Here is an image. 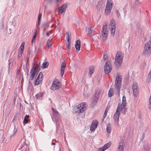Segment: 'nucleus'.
Listing matches in <instances>:
<instances>
[{"label": "nucleus", "instance_id": "obj_1", "mask_svg": "<svg viewBox=\"0 0 151 151\" xmlns=\"http://www.w3.org/2000/svg\"><path fill=\"white\" fill-rule=\"evenodd\" d=\"M52 120L56 122L57 132L61 133L63 131L62 126L60 124V115L58 111L53 107L52 108Z\"/></svg>", "mask_w": 151, "mask_h": 151}, {"label": "nucleus", "instance_id": "obj_2", "mask_svg": "<svg viewBox=\"0 0 151 151\" xmlns=\"http://www.w3.org/2000/svg\"><path fill=\"white\" fill-rule=\"evenodd\" d=\"M127 104L126 97L125 96H123L122 97V104H119L117 109H118L119 113L121 111L122 113L124 114H125L127 110L126 107Z\"/></svg>", "mask_w": 151, "mask_h": 151}, {"label": "nucleus", "instance_id": "obj_3", "mask_svg": "<svg viewBox=\"0 0 151 151\" xmlns=\"http://www.w3.org/2000/svg\"><path fill=\"white\" fill-rule=\"evenodd\" d=\"M123 57V56L121 52H117L115 57L114 63L116 67L119 68L121 66L122 63Z\"/></svg>", "mask_w": 151, "mask_h": 151}, {"label": "nucleus", "instance_id": "obj_4", "mask_svg": "<svg viewBox=\"0 0 151 151\" xmlns=\"http://www.w3.org/2000/svg\"><path fill=\"white\" fill-rule=\"evenodd\" d=\"M151 54V40H150L144 47L143 54L145 56H149Z\"/></svg>", "mask_w": 151, "mask_h": 151}, {"label": "nucleus", "instance_id": "obj_5", "mask_svg": "<svg viewBox=\"0 0 151 151\" xmlns=\"http://www.w3.org/2000/svg\"><path fill=\"white\" fill-rule=\"evenodd\" d=\"M122 83V76L119 74H117L116 78L114 88L117 92L119 94Z\"/></svg>", "mask_w": 151, "mask_h": 151}, {"label": "nucleus", "instance_id": "obj_6", "mask_svg": "<svg viewBox=\"0 0 151 151\" xmlns=\"http://www.w3.org/2000/svg\"><path fill=\"white\" fill-rule=\"evenodd\" d=\"M87 107V104L85 103L82 102L76 106V107L78 110L76 112L78 113H83L86 109Z\"/></svg>", "mask_w": 151, "mask_h": 151}, {"label": "nucleus", "instance_id": "obj_7", "mask_svg": "<svg viewBox=\"0 0 151 151\" xmlns=\"http://www.w3.org/2000/svg\"><path fill=\"white\" fill-rule=\"evenodd\" d=\"M62 85L59 81L56 79L54 81L51 87V89L53 91L58 90L61 88Z\"/></svg>", "mask_w": 151, "mask_h": 151}, {"label": "nucleus", "instance_id": "obj_8", "mask_svg": "<svg viewBox=\"0 0 151 151\" xmlns=\"http://www.w3.org/2000/svg\"><path fill=\"white\" fill-rule=\"evenodd\" d=\"M112 69V66L111 63L108 60L106 62L104 67L105 73L106 74H109L111 71Z\"/></svg>", "mask_w": 151, "mask_h": 151}, {"label": "nucleus", "instance_id": "obj_9", "mask_svg": "<svg viewBox=\"0 0 151 151\" xmlns=\"http://www.w3.org/2000/svg\"><path fill=\"white\" fill-rule=\"evenodd\" d=\"M110 29L111 30V35L114 36L115 31V23L114 19H112L110 23Z\"/></svg>", "mask_w": 151, "mask_h": 151}, {"label": "nucleus", "instance_id": "obj_10", "mask_svg": "<svg viewBox=\"0 0 151 151\" xmlns=\"http://www.w3.org/2000/svg\"><path fill=\"white\" fill-rule=\"evenodd\" d=\"M67 6V4L65 3L60 7L58 9V13L59 14H61L63 13H65Z\"/></svg>", "mask_w": 151, "mask_h": 151}, {"label": "nucleus", "instance_id": "obj_11", "mask_svg": "<svg viewBox=\"0 0 151 151\" xmlns=\"http://www.w3.org/2000/svg\"><path fill=\"white\" fill-rule=\"evenodd\" d=\"M36 69L37 68L36 67H35L34 66L31 69L30 72V76L29 81V83L30 82V80H32L33 79L34 76L35 75Z\"/></svg>", "mask_w": 151, "mask_h": 151}, {"label": "nucleus", "instance_id": "obj_12", "mask_svg": "<svg viewBox=\"0 0 151 151\" xmlns=\"http://www.w3.org/2000/svg\"><path fill=\"white\" fill-rule=\"evenodd\" d=\"M119 114L120 113L119 112L118 109H116L115 113L114 114L113 117L115 122H117V124L118 123Z\"/></svg>", "mask_w": 151, "mask_h": 151}, {"label": "nucleus", "instance_id": "obj_13", "mask_svg": "<svg viewBox=\"0 0 151 151\" xmlns=\"http://www.w3.org/2000/svg\"><path fill=\"white\" fill-rule=\"evenodd\" d=\"M86 32L87 33V35L89 37H91L93 35L94 32L91 28H88L87 27H86Z\"/></svg>", "mask_w": 151, "mask_h": 151}, {"label": "nucleus", "instance_id": "obj_14", "mask_svg": "<svg viewBox=\"0 0 151 151\" xmlns=\"http://www.w3.org/2000/svg\"><path fill=\"white\" fill-rule=\"evenodd\" d=\"M80 43V40H78L75 44V47L76 51H79L80 50L81 47Z\"/></svg>", "mask_w": 151, "mask_h": 151}, {"label": "nucleus", "instance_id": "obj_15", "mask_svg": "<svg viewBox=\"0 0 151 151\" xmlns=\"http://www.w3.org/2000/svg\"><path fill=\"white\" fill-rule=\"evenodd\" d=\"M66 66V64L64 62H63L62 63L61 68V75L62 76L64 73V70Z\"/></svg>", "mask_w": 151, "mask_h": 151}, {"label": "nucleus", "instance_id": "obj_16", "mask_svg": "<svg viewBox=\"0 0 151 151\" xmlns=\"http://www.w3.org/2000/svg\"><path fill=\"white\" fill-rule=\"evenodd\" d=\"M124 149V147L123 144L122 143H119V145L117 148V151H123Z\"/></svg>", "mask_w": 151, "mask_h": 151}, {"label": "nucleus", "instance_id": "obj_17", "mask_svg": "<svg viewBox=\"0 0 151 151\" xmlns=\"http://www.w3.org/2000/svg\"><path fill=\"white\" fill-rule=\"evenodd\" d=\"M66 36H67V39L68 42H70L71 41V34L70 32H68L66 33Z\"/></svg>", "mask_w": 151, "mask_h": 151}, {"label": "nucleus", "instance_id": "obj_18", "mask_svg": "<svg viewBox=\"0 0 151 151\" xmlns=\"http://www.w3.org/2000/svg\"><path fill=\"white\" fill-rule=\"evenodd\" d=\"M114 89L113 88L110 89L108 92V96L109 97H111L114 94Z\"/></svg>", "mask_w": 151, "mask_h": 151}, {"label": "nucleus", "instance_id": "obj_19", "mask_svg": "<svg viewBox=\"0 0 151 151\" xmlns=\"http://www.w3.org/2000/svg\"><path fill=\"white\" fill-rule=\"evenodd\" d=\"M108 32L102 33V38L103 40H105L107 37V35Z\"/></svg>", "mask_w": 151, "mask_h": 151}, {"label": "nucleus", "instance_id": "obj_20", "mask_svg": "<svg viewBox=\"0 0 151 151\" xmlns=\"http://www.w3.org/2000/svg\"><path fill=\"white\" fill-rule=\"evenodd\" d=\"M132 89H134V90H136L138 89L137 84L136 82H134L133 83Z\"/></svg>", "mask_w": 151, "mask_h": 151}, {"label": "nucleus", "instance_id": "obj_21", "mask_svg": "<svg viewBox=\"0 0 151 151\" xmlns=\"http://www.w3.org/2000/svg\"><path fill=\"white\" fill-rule=\"evenodd\" d=\"M106 131L108 133H110L111 130V124H109L106 127Z\"/></svg>", "mask_w": 151, "mask_h": 151}, {"label": "nucleus", "instance_id": "obj_22", "mask_svg": "<svg viewBox=\"0 0 151 151\" xmlns=\"http://www.w3.org/2000/svg\"><path fill=\"white\" fill-rule=\"evenodd\" d=\"M37 29H36L35 31V34L32 38V40L31 41L32 43H33L34 41H35V38H36L37 35Z\"/></svg>", "mask_w": 151, "mask_h": 151}, {"label": "nucleus", "instance_id": "obj_23", "mask_svg": "<svg viewBox=\"0 0 151 151\" xmlns=\"http://www.w3.org/2000/svg\"><path fill=\"white\" fill-rule=\"evenodd\" d=\"M23 51L24 50L22 49H19V51L18 53V58L19 59L22 57Z\"/></svg>", "mask_w": 151, "mask_h": 151}, {"label": "nucleus", "instance_id": "obj_24", "mask_svg": "<svg viewBox=\"0 0 151 151\" xmlns=\"http://www.w3.org/2000/svg\"><path fill=\"white\" fill-rule=\"evenodd\" d=\"M89 74L91 75L94 72V67L93 66H91L89 68Z\"/></svg>", "mask_w": 151, "mask_h": 151}, {"label": "nucleus", "instance_id": "obj_25", "mask_svg": "<svg viewBox=\"0 0 151 151\" xmlns=\"http://www.w3.org/2000/svg\"><path fill=\"white\" fill-rule=\"evenodd\" d=\"M29 115H26L24 117V123H25L26 124H27L28 122V119H29Z\"/></svg>", "mask_w": 151, "mask_h": 151}, {"label": "nucleus", "instance_id": "obj_26", "mask_svg": "<svg viewBox=\"0 0 151 151\" xmlns=\"http://www.w3.org/2000/svg\"><path fill=\"white\" fill-rule=\"evenodd\" d=\"M68 44L67 45V50L68 53H69L70 52V49L71 47V41L70 42H68Z\"/></svg>", "mask_w": 151, "mask_h": 151}, {"label": "nucleus", "instance_id": "obj_27", "mask_svg": "<svg viewBox=\"0 0 151 151\" xmlns=\"http://www.w3.org/2000/svg\"><path fill=\"white\" fill-rule=\"evenodd\" d=\"M98 123V121L94 120L93 121L91 125H93V126L95 127H97Z\"/></svg>", "mask_w": 151, "mask_h": 151}, {"label": "nucleus", "instance_id": "obj_28", "mask_svg": "<svg viewBox=\"0 0 151 151\" xmlns=\"http://www.w3.org/2000/svg\"><path fill=\"white\" fill-rule=\"evenodd\" d=\"M102 30V33L108 32V31L107 30V26L106 25L103 27Z\"/></svg>", "mask_w": 151, "mask_h": 151}, {"label": "nucleus", "instance_id": "obj_29", "mask_svg": "<svg viewBox=\"0 0 151 151\" xmlns=\"http://www.w3.org/2000/svg\"><path fill=\"white\" fill-rule=\"evenodd\" d=\"M52 39V38H51V39H49L47 41V45L48 47H49L52 44V43L51 41Z\"/></svg>", "mask_w": 151, "mask_h": 151}, {"label": "nucleus", "instance_id": "obj_30", "mask_svg": "<svg viewBox=\"0 0 151 151\" xmlns=\"http://www.w3.org/2000/svg\"><path fill=\"white\" fill-rule=\"evenodd\" d=\"M43 95V93H40L36 95L35 97L36 99H38L40 97H42Z\"/></svg>", "mask_w": 151, "mask_h": 151}, {"label": "nucleus", "instance_id": "obj_31", "mask_svg": "<svg viewBox=\"0 0 151 151\" xmlns=\"http://www.w3.org/2000/svg\"><path fill=\"white\" fill-rule=\"evenodd\" d=\"M43 74L42 72L40 73L38 76L37 77V79H39L41 81H42V79Z\"/></svg>", "mask_w": 151, "mask_h": 151}, {"label": "nucleus", "instance_id": "obj_32", "mask_svg": "<svg viewBox=\"0 0 151 151\" xmlns=\"http://www.w3.org/2000/svg\"><path fill=\"white\" fill-rule=\"evenodd\" d=\"M98 98L99 97H96L95 96L93 98V101H92V103L93 104H96L98 101Z\"/></svg>", "mask_w": 151, "mask_h": 151}, {"label": "nucleus", "instance_id": "obj_33", "mask_svg": "<svg viewBox=\"0 0 151 151\" xmlns=\"http://www.w3.org/2000/svg\"><path fill=\"white\" fill-rule=\"evenodd\" d=\"M42 81L39 80V79H37H37L35 80V84L36 85H37L40 84Z\"/></svg>", "mask_w": 151, "mask_h": 151}, {"label": "nucleus", "instance_id": "obj_34", "mask_svg": "<svg viewBox=\"0 0 151 151\" xmlns=\"http://www.w3.org/2000/svg\"><path fill=\"white\" fill-rule=\"evenodd\" d=\"M133 93L134 96L135 97H137L138 96V92L137 91V90H134V89H133Z\"/></svg>", "mask_w": 151, "mask_h": 151}, {"label": "nucleus", "instance_id": "obj_35", "mask_svg": "<svg viewBox=\"0 0 151 151\" xmlns=\"http://www.w3.org/2000/svg\"><path fill=\"white\" fill-rule=\"evenodd\" d=\"M48 63L47 62H45L42 64V67L43 68H45L47 67L48 65Z\"/></svg>", "mask_w": 151, "mask_h": 151}, {"label": "nucleus", "instance_id": "obj_36", "mask_svg": "<svg viewBox=\"0 0 151 151\" xmlns=\"http://www.w3.org/2000/svg\"><path fill=\"white\" fill-rule=\"evenodd\" d=\"M107 53L106 51L104 52L103 56V59L104 60H106L107 58Z\"/></svg>", "mask_w": 151, "mask_h": 151}, {"label": "nucleus", "instance_id": "obj_37", "mask_svg": "<svg viewBox=\"0 0 151 151\" xmlns=\"http://www.w3.org/2000/svg\"><path fill=\"white\" fill-rule=\"evenodd\" d=\"M100 92L99 90H97L96 91L95 93V96L96 97H99V95L100 93Z\"/></svg>", "mask_w": 151, "mask_h": 151}, {"label": "nucleus", "instance_id": "obj_38", "mask_svg": "<svg viewBox=\"0 0 151 151\" xmlns=\"http://www.w3.org/2000/svg\"><path fill=\"white\" fill-rule=\"evenodd\" d=\"M143 148L145 151H150V149L148 146H144Z\"/></svg>", "mask_w": 151, "mask_h": 151}, {"label": "nucleus", "instance_id": "obj_39", "mask_svg": "<svg viewBox=\"0 0 151 151\" xmlns=\"http://www.w3.org/2000/svg\"><path fill=\"white\" fill-rule=\"evenodd\" d=\"M24 42H23L20 48H19V49H22L23 50H24Z\"/></svg>", "mask_w": 151, "mask_h": 151}, {"label": "nucleus", "instance_id": "obj_40", "mask_svg": "<svg viewBox=\"0 0 151 151\" xmlns=\"http://www.w3.org/2000/svg\"><path fill=\"white\" fill-rule=\"evenodd\" d=\"M96 127H94L93 126V125H91L90 127V130L92 132H93L94 131Z\"/></svg>", "mask_w": 151, "mask_h": 151}, {"label": "nucleus", "instance_id": "obj_41", "mask_svg": "<svg viewBox=\"0 0 151 151\" xmlns=\"http://www.w3.org/2000/svg\"><path fill=\"white\" fill-rule=\"evenodd\" d=\"M106 149V148L104 146L103 147H102L101 148H100L99 149V151H104Z\"/></svg>", "mask_w": 151, "mask_h": 151}, {"label": "nucleus", "instance_id": "obj_42", "mask_svg": "<svg viewBox=\"0 0 151 151\" xmlns=\"http://www.w3.org/2000/svg\"><path fill=\"white\" fill-rule=\"evenodd\" d=\"M41 17H42L41 14V13L39 14L38 15V20L39 21V22H40L41 21Z\"/></svg>", "mask_w": 151, "mask_h": 151}, {"label": "nucleus", "instance_id": "obj_43", "mask_svg": "<svg viewBox=\"0 0 151 151\" xmlns=\"http://www.w3.org/2000/svg\"><path fill=\"white\" fill-rule=\"evenodd\" d=\"M110 146V143H107V144H105L104 145V146H105V147L106 148V149H107L108 147H109Z\"/></svg>", "mask_w": 151, "mask_h": 151}, {"label": "nucleus", "instance_id": "obj_44", "mask_svg": "<svg viewBox=\"0 0 151 151\" xmlns=\"http://www.w3.org/2000/svg\"><path fill=\"white\" fill-rule=\"evenodd\" d=\"M19 116V114H16L14 116V119H13V121H15L17 120V118L18 116Z\"/></svg>", "mask_w": 151, "mask_h": 151}, {"label": "nucleus", "instance_id": "obj_45", "mask_svg": "<svg viewBox=\"0 0 151 151\" xmlns=\"http://www.w3.org/2000/svg\"><path fill=\"white\" fill-rule=\"evenodd\" d=\"M107 111L106 110L104 111V114L103 115V117H104V119L106 117L107 114Z\"/></svg>", "mask_w": 151, "mask_h": 151}, {"label": "nucleus", "instance_id": "obj_46", "mask_svg": "<svg viewBox=\"0 0 151 151\" xmlns=\"http://www.w3.org/2000/svg\"><path fill=\"white\" fill-rule=\"evenodd\" d=\"M115 12L116 14L117 15V16L118 17H119L120 16L119 12L118 10H116L115 11Z\"/></svg>", "mask_w": 151, "mask_h": 151}, {"label": "nucleus", "instance_id": "obj_47", "mask_svg": "<svg viewBox=\"0 0 151 151\" xmlns=\"http://www.w3.org/2000/svg\"><path fill=\"white\" fill-rule=\"evenodd\" d=\"M148 77L150 79H151V69L148 75Z\"/></svg>", "mask_w": 151, "mask_h": 151}, {"label": "nucleus", "instance_id": "obj_48", "mask_svg": "<svg viewBox=\"0 0 151 151\" xmlns=\"http://www.w3.org/2000/svg\"><path fill=\"white\" fill-rule=\"evenodd\" d=\"M51 34V31H50L46 33V36H49L50 35V34Z\"/></svg>", "mask_w": 151, "mask_h": 151}, {"label": "nucleus", "instance_id": "obj_49", "mask_svg": "<svg viewBox=\"0 0 151 151\" xmlns=\"http://www.w3.org/2000/svg\"><path fill=\"white\" fill-rule=\"evenodd\" d=\"M149 102L150 103V105L149 106V108L150 109H151V100H149Z\"/></svg>", "mask_w": 151, "mask_h": 151}, {"label": "nucleus", "instance_id": "obj_50", "mask_svg": "<svg viewBox=\"0 0 151 151\" xmlns=\"http://www.w3.org/2000/svg\"><path fill=\"white\" fill-rule=\"evenodd\" d=\"M40 70V68L39 66H38L37 67V71H39Z\"/></svg>", "mask_w": 151, "mask_h": 151}, {"label": "nucleus", "instance_id": "obj_51", "mask_svg": "<svg viewBox=\"0 0 151 151\" xmlns=\"http://www.w3.org/2000/svg\"><path fill=\"white\" fill-rule=\"evenodd\" d=\"M23 82H24V78H23L22 77V81H21V83L22 84H23Z\"/></svg>", "mask_w": 151, "mask_h": 151}, {"label": "nucleus", "instance_id": "obj_52", "mask_svg": "<svg viewBox=\"0 0 151 151\" xmlns=\"http://www.w3.org/2000/svg\"><path fill=\"white\" fill-rule=\"evenodd\" d=\"M40 22H39V21H38V24H37V27H38V25H40Z\"/></svg>", "mask_w": 151, "mask_h": 151}, {"label": "nucleus", "instance_id": "obj_53", "mask_svg": "<svg viewBox=\"0 0 151 151\" xmlns=\"http://www.w3.org/2000/svg\"><path fill=\"white\" fill-rule=\"evenodd\" d=\"M29 59H27V64L29 63L28 62Z\"/></svg>", "mask_w": 151, "mask_h": 151}, {"label": "nucleus", "instance_id": "obj_54", "mask_svg": "<svg viewBox=\"0 0 151 151\" xmlns=\"http://www.w3.org/2000/svg\"><path fill=\"white\" fill-rule=\"evenodd\" d=\"M60 0H56V2L57 3H58V2H59V1Z\"/></svg>", "mask_w": 151, "mask_h": 151}, {"label": "nucleus", "instance_id": "obj_55", "mask_svg": "<svg viewBox=\"0 0 151 151\" xmlns=\"http://www.w3.org/2000/svg\"><path fill=\"white\" fill-rule=\"evenodd\" d=\"M52 145H55V143H54L52 142Z\"/></svg>", "mask_w": 151, "mask_h": 151}, {"label": "nucleus", "instance_id": "obj_56", "mask_svg": "<svg viewBox=\"0 0 151 151\" xmlns=\"http://www.w3.org/2000/svg\"><path fill=\"white\" fill-rule=\"evenodd\" d=\"M149 100H151V96H150V98L149 99Z\"/></svg>", "mask_w": 151, "mask_h": 151}, {"label": "nucleus", "instance_id": "obj_57", "mask_svg": "<svg viewBox=\"0 0 151 151\" xmlns=\"http://www.w3.org/2000/svg\"><path fill=\"white\" fill-rule=\"evenodd\" d=\"M19 72H20V71H19V70H18V71H17V72H18V73H19Z\"/></svg>", "mask_w": 151, "mask_h": 151}, {"label": "nucleus", "instance_id": "obj_58", "mask_svg": "<svg viewBox=\"0 0 151 151\" xmlns=\"http://www.w3.org/2000/svg\"><path fill=\"white\" fill-rule=\"evenodd\" d=\"M45 29L44 28V31H45Z\"/></svg>", "mask_w": 151, "mask_h": 151}, {"label": "nucleus", "instance_id": "obj_59", "mask_svg": "<svg viewBox=\"0 0 151 151\" xmlns=\"http://www.w3.org/2000/svg\"><path fill=\"white\" fill-rule=\"evenodd\" d=\"M25 103L28 104V103L26 101H25Z\"/></svg>", "mask_w": 151, "mask_h": 151}, {"label": "nucleus", "instance_id": "obj_60", "mask_svg": "<svg viewBox=\"0 0 151 151\" xmlns=\"http://www.w3.org/2000/svg\"><path fill=\"white\" fill-rule=\"evenodd\" d=\"M98 5H97V7H98Z\"/></svg>", "mask_w": 151, "mask_h": 151}]
</instances>
